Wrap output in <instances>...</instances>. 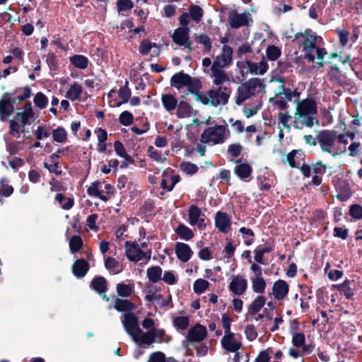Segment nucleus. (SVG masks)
<instances>
[{
	"instance_id": "41",
	"label": "nucleus",
	"mask_w": 362,
	"mask_h": 362,
	"mask_svg": "<svg viewBox=\"0 0 362 362\" xmlns=\"http://www.w3.org/2000/svg\"><path fill=\"white\" fill-rule=\"evenodd\" d=\"M148 362H177L174 358H166L164 353L161 351H156L152 353L148 358Z\"/></svg>"
},
{
	"instance_id": "58",
	"label": "nucleus",
	"mask_w": 362,
	"mask_h": 362,
	"mask_svg": "<svg viewBox=\"0 0 362 362\" xmlns=\"http://www.w3.org/2000/svg\"><path fill=\"white\" fill-rule=\"evenodd\" d=\"M270 103H272L279 110H286L288 107V103L282 97L281 94L276 95L275 98L270 99Z\"/></svg>"
},
{
	"instance_id": "36",
	"label": "nucleus",
	"mask_w": 362,
	"mask_h": 362,
	"mask_svg": "<svg viewBox=\"0 0 362 362\" xmlns=\"http://www.w3.org/2000/svg\"><path fill=\"white\" fill-rule=\"evenodd\" d=\"M280 129L290 130L291 122H293L291 115L288 112H280L277 116Z\"/></svg>"
},
{
	"instance_id": "48",
	"label": "nucleus",
	"mask_w": 362,
	"mask_h": 362,
	"mask_svg": "<svg viewBox=\"0 0 362 362\" xmlns=\"http://www.w3.org/2000/svg\"><path fill=\"white\" fill-rule=\"evenodd\" d=\"M173 325L177 329L185 330L189 325V319L187 316H178L173 320Z\"/></svg>"
},
{
	"instance_id": "63",
	"label": "nucleus",
	"mask_w": 362,
	"mask_h": 362,
	"mask_svg": "<svg viewBox=\"0 0 362 362\" xmlns=\"http://www.w3.org/2000/svg\"><path fill=\"white\" fill-rule=\"evenodd\" d=\"M243 148L240 144H233L228 146V153L232 157H238L242 153Z\"/></svg>"
},
{
	"instance_id": "12",
	"label": "nucleus",
	"mask_w": 362,
	"mask_h": 362,
	"mask_svg": "<svg viewBox=\"0 0 362 362\" xmlns=\"http://www.w3.org/2000/svg\"><path fill=\"white\" fill-rule=\"evenodd\" d=\"M327 54L325 48L321 45H315L304 54V59L308 62L315 64V67L320 69L325 66L324 57Z\"/></svg>"
},
{
	"instance_id": "31",
	"label": "nucleus",
	"mask_w": 362,
	"mask_h": 362,
	"mask_svg": "<svg viewBox=\"0 0 362 362\" xmlns=\"http://www.w3.org/2000/svg\"><path fill=\"white\" fill-rule=\"evenodd\" d=\"M105 267L111 274H117L122 271L120 263L113 257H107L105 260Z\"/></svg>"
},
{
	"instance_id": "16",
	"label": "nucleus",
	"mask_w": 362,
	"mask_h": 362,
	"mask_svg": "<svg viewBox=\"0 0 362 362\" xmlns=\"http://www.w3.org/2000/svg\"><path fill=\"white\" fill-rule=\"evenodd\" d=\"M251 21V15L249 13H238L233 11L229 14V22L233 28H238L247 25Z\"/></svg>"
},
{
	"instance_id": "20",
	"label": "nucleus",
	"mask_w": 362,
	"mask_h": 362,
	"mask_svg": "<svg viewBox=\"0 0 362 362\" xmlns=\"http://www.w3.org/2000/svg\"><path fill=\"white\" fill-rule=\"evenodd\" d=\"M189 215V223L191 226H197L199 228H202L205 226L204 216L201 209L195 206H190L188 210Z\"/></svg>"
},
{
	"instance_id": "28",
	"label": "nucleus",
	"mask_w": 362,
	"mask_h": 362,
	"mask_svg": "<svg viewBox=\"0 0 362 362\" xmlns=\"http://www.w3.org/2000/svg\"><path fill=\"white\" fill-rule=\"evenodd\" d=\"M235 163L238 165L234 169L235 174L241 180L249 177L252 171L251 166L247 163H240V160H236Z\"/></svg>"
},
{
	"instance_id": "13",
	"label": "nucleus",
	"mask_w": 362,
	"mask_h": 362,
	"mask_svg": "<svg viewBox=\"0 0 362 362\" xmlns=\"http://www.w3.org/2000/svg\"><path fill=\"white\" fill-rule=\"evenodd\" d=\"M247 280L243 274H237L232 276L228 285L229 291L235 295L241 296L247 289Z\"/></svg>"
},
{
	"instance_id": "44",
	"label": "nucleus",
	"mask_w": 362,
	"mask_h": 362,
	"mask_svg": "<svg viewBox=\"0 0 362 362\" xmlns=\"http://www.w3.org/2000/svg\"><path fill=\"white\" fill-rule=\"evenodd\" d=\"M52 137L56 142L63 144L67 139V132L63 127H58L52 131Z\"/></svg>"
},
{
	"instance_id": "59",
	"label": "nucleus",
	"mask_w": 362,
	"mask_h": 362,
	"mask_svg": "<svg viewBox=\"0 0 362 362\" xmlns=\"http://www.w3.org/2000/svg\"><path fill=\"white\" fill-rule=\"evenodd\" d=\"M13 192V187L6 183L4 179H1L0 181V194L7 197L11 196Z\"/></svg>"
},
{
	"instance_id": "39",
	"label": "nucleus",
	"mask_w": 362,
	"mask_h": 362,
	"mask_svg": "<svg viewBox=\"0 0 362 362\" xmlns=\"http://www.w3.org/2000/svg\"><path fill=\"white\" fill-rule=\"evenodd\" d=\"M92 288L99 294H102L106 291L107 282L103 277H96L93 279L91 283Z\"/></svg>"
},
{
	"instance_id": "60",
	"label": "nucleus",
	"mask_w": 362,
	"mask_h": 362,
	"mask_svg": "<svg viewBox=\"0 0 362 362\" xmlns=\"http://www.w3.org/2000/svg\"><path fill=\"white\" fill-rule=\"evenodd\" d=\"M196 41L202 44L206 51H210L211 49V42L209 37L205 34H202L196 37Z\"/></svg>"
},
{
	"instance_id": "35",
	"label": "nucleus",
	"mask_w": 362,
	"mask_h": 362,
	"mask_svg": "<svg viewBox=\"0 0 362 362\" xmlns=\"http://www.w3.org/2000/svg\"><path fill=\"white\" fill-rule=\"evenodd\" d=\"M82 93V87L78 83L72 84L66 93L65 97L72 101L78 99Z\"/></svg>"
},
{
	"instance_id": "24",
	"label": "nucleus",
	"mask_w": 362,
	"mask_h": 362,
	"mask_svg": "<svg viewBox=\"0 0 362 362\" xmlns=\"http://www.w3.org/2000/svg\"><path fill=\"white\" fill-rule=\"evenodd\" d=\"M175 250L177 257L182 262H188L193 255V252L190 247L187 244L183 243H177L175 247Z\"/></svg>"
},
{
	"instance_id": "14",
	"label": "nucleus",
	"mask_w": 362,
	"mask_h": 362,
	"mask_svg": "<svg viewBox=\"0 0 362 362\" xmlns=\"http://www.w3.org/2000/svg\"><path fill=\"white\" fill-rule=\"evenodd\" d=\"M233 49L228 45H223L221 49V53L218 55L212 65L218 66L220 67H228L232 64L233 62Z\"/></svg>"
},
{
	"instance_id": "49",
	"label": "nucleus",
	"mask_w": 362,
	"mask_h": 362,
	"mask_svg": "<svg viewBox=\"0 0 362 362\" xmlns=\"http://www.w3.org/2000/svg\"><path fill=\"white\" fill-rule=\"evenodd\" d=\"M180 170L188 175H194L199 170L197 165L190 162H182L180 165Z\"/></svg>"
},
{
	"instance_id": "56",
	"label": "nucleus",
	"mask_w": 362,
	"mask_h": 362,
	"mask_svg": "<svg viewBox=\"0 0 362 362\" xmlns=\"http://www.w3.org/2000/svg\"><path fill=\"white\" fill-rule=\"evenodd\" d=\"M266 54L269 60L275 61L280 57L281 50L278 47L272 45L267 47Z\"/></svg>"
},
{
	"instance_id": "47",
	"label": "nucleus",
	"mask_w": 362,
	"mask_h": 362,
	"mask_svg": "<svg viewBox=\"0 0 362 362\" xmlns=\"http://www.w3.org/2000/svg\"><path fill=\"white\" fill-rule=\"evenodd\" d=\"M56 201L59 202L61 205V207L63 209L69 210L74 205V200L71 198H66L62 194L59 193L56 195L55 197Z\"/></svg>"
},
{
	"instance_id": "30",
	"label": "nucleus",
	"mask_w": 362,
	"mask_h": 362,
	"mask_svg": "<svg viewBox=\"0 0 362 362\" xmlns=\"http://www.w3.org/2000/svg\"><path fill=\"white\" fill-rule=\"evenodd\" d=\"M161 102L168 112L175 110L177 105V100L171 94H163L161 97Z\"/></svg>"
},
{
	"instance_id": "1",
	"label": "nucleus",
	"mask_w": 362,
	"mask_h": 362,
	"mask_svg": "<svg viewBox=\"0 0 362 362\" xmlns=\"http://www.w3.org/2000/svg\"><path fill=\"white\" fill-rule=\"evenodd\" d=\"M122 324L125 332L139 346H150L153 343H168L171 340L163 329L156 327L144 332L139 327L138 317L133 313H124Z\"/></svg>"
},
{
	"instance_id": "51",
	"label": "nucleus",
	"mask_w": 362,
	"mask_h": 362,
	"mask_svg": "<svg viewBox=\"0 0 362 362\" xmlns=\"http://www.w3.org/2000/svg\"><path fill=\"white\" fill-rule=\"evenodd\" d=\"M117 292L122 297H129L133 292V286L125 284H119L117 286Z\"/></svg>"
},
{
	"instance_id": "5",
	"label": "nucleus",
	"mask_w": 362,
	"mask_h": 362,
	"mask_svg": "<svg viewBox=\"0 0 362 362\" xmlns=\"http://www.w3.org/2000/svg\"><path fill=\"white\" fill-rule=\"evenodd\" d=\"M170 86L178 90L186 88V95L189 93L197 95L201 83L197 78H192L189 75L182 71L174 74L170 78Z\"/></svg>"
},
{
	"instance_id": "34",
	"label": "nucleus",
	"mask_w": 362,
	"mask_h": 362,
	"mask_svg": "<svg viewBox=\"0 0 362 362\" xmlns=\"http://www.w3.org/2000/svg\"><path fill=\"white\" fill-rule=\"evenodd\" d=\"M303 153L300 151L293 150L287 155V160L292 168H298L303 160Z\"/></svg>"
},
{
	"instance_id": "4",
	"label": "nucleus",
	"mask_w": 362,
	"mask_h": 362,
	"mask_svg": "<svg viewBox=\"0 0 362 362\" xmlns=\"http://www.w3.org/2000/svg\"><path fill=\"white\" fill-rule=\"evenodd\" d=\"M264 88L263 80L258 78L249 79L238 87L236 104L241 105L246 100L263 91Z\"/></svg>"
},
{
	"instance_id": "64",
	"label": "nucleus",
	"mask_w": 362,
	"mask_h": 362,
	"mask_svg": "<svg viewBox=\"0 0 362 362\" xmlns=\"http://www.w3.org/2000/svg\"><path fill=\"white\" fill-rule=\"evenodd\" d=\"M350 215L355 219L362 218V206L358 204H354L349 209Z\"/></svg>"
},
{
	"instance_id": "10",
	"label": "nucleus",
	"mask_w": 362,
	"mask_h": 362,
	"mask_svg": "<svg viewBox=\"0 0 362 362\" xmlns=\"http://www.w3.org/2000/svg\"><path fill=\"white\" fill-rule=\"evenodd\" d=\"M125 247L127 257L131 261L139 262L144 259L148 262L151 259V250L150 248L143 250L139 244L136 243L130 244L128 242L126 243Z\"/></svg>"
},
{
	"instance_id": "52",
	"label": "nucleus",
	"mask_w": 362,
	"mask_h": 362,
	"mask_svg": "<svg viewBox=\"0 0 362 362\" xmlns=\"http://www.w3.org/2000/svg\"><path fill=\"white\" fill-rule=\"evenodd\" d=\"M189 16L196 23H199L203 17V10L198 6H192L189 8Z\"/></svg>"
},
{
	"instance_id": "17",
	"label": "nucleus",
	"mask_w": 362,
	"mask_h": 362,
	"mask_svg": "<svg viewBox=\"0 0 362 362\" xmlns=\"http://www.w3.org/2000/svg\"><path fill=\"white\" fill-rule=\"evenodd\" d=\"M189 29L188 27L178 28L175 30L173 35V41L176 44L180 46H185V47L190 49L191 46L190 44L188 42V40L189 37Z\"/></svg>"
},
{
	"instance_id": "21",
	"label": "nucleus",
	"mask_w": 362,
	"mask_h": 362,
	"mask_svg": "<svg viewBox=\"0 0 362 362\" xmlns=\"http://www.w3.org/2000/svg\"><path fill=\"white\" fill-rule=\"evenodd\" d=\"M87 194L90 197H97L104 202H107L109 199V196L105 194L103 184L100 181L92 182L87 189Z\"/></svg>"
},
{
	"instance_id": "55",
	"label": "nucleus",
	"mask_w": 362,
	"mask_h": 362,
	"mask_svg": "<svg viewBox=\"0 0 362 362\" xmlns=\"http://www.w3.org/2000/svg\"><path fill=\"white\" fill-rule=\"evenodd\" d=\"M148 153L150 158L157 162L163 163L165 160V157L163 156L161 152L155 149L153 146L148 148Z\"/></svg>"
},
{
	"instance_id": "54",
	"label": "nucleus",
	"mask_w": 362,
	"mask_h": 362,
	"mask_svg": "<svg viewBox=\"0 0 362 362\" xmlns=\"http://www.w3.org/2000/svg\"><path fill=\"white\" fill-rule=\"evenodd\" d=\"M20 120H17L16 117L10 122V134L16 137H19V132L21 129L24 127L25 125H23L22 122L21 124L18 123Z\"/></svg>"
},
{
	"instance_id": "23",
	"label": "nucleus",
	"mask_w": 362,
	"mask_h": 362,
	"mask_svg": "<svg viewBox=\"0 0 362 362\" xmlns=\"http://www.w3.org/2000/svg\"><path fill=\"white\" fill-rule=\"evenodd\" d=\"M160 45L147 40H143L139 46V52L142 55L151 54L153 57H156L160 54Z\"/></svg>"
},
{
	"instance_id": "11",
	"label": "nucleus",
	"mask_w": 362,
	"mask_h": 362,
	"mask_svg": "<svg viewBox=\"0 0 362 362\" xmlns=\"http://www.w3.org/2000/svg\"><path fill=\"white\" fill-rule=\"evenodd\" d=\"M250 269L253 275L250 277L251 286L254 293L262 294L264 293L267 283L262 276V268L256 263H252Z\"/></svg>"
},
{
	"instance_id": "32",
	"label": "nucleus",
	"mask_w": 362,
	"mask_h": 362,
	"mask_svg": "<svg viewBox=\"0 0 362 362\" xmlns=\"http://www.w3.org/2000/svg\"><path fill=\"white\" fill-rule=\"evenodd\" d=\"M177 117L187 118L192 115V107L185 101H181L177 105Z\"/></svg>"
},
{
	"instance_id": "53",
	"label": "nucleus",
	"mask_w": 362,
	"mask_h": 362,
	"mask_svg": "<svg viewBox=\"0 0 362 362\" xmlns=\"http://www.w3.org/2000/svg\"><path fill=\"white\" fill-rule=\"evenodd\" d=\"M350 281H345L337 286L339 291L343 293L348 299L351 298L354 296V292L350 287Z\"/></svg>"
},
{
	"instance_id": "3",
	"label": "nucleus",
	"mask_w": 362,
	"mask_h": 362,
	"mask_svg": "<svg viewBox=\"0 0 362 362\" xmlns=\"http://www.w3.org/2000/svg\"><path fill=\"white\" fill-rule=\"evenodd\" d=\"M230 93L229 88L221 86L217 89L210 90L206 93H198L197 100L204 105L218 107L228 103Z\"/></svg>"
},
{
	"instance_id": "33",
	"label": "nucleus",
	"mask_w": 362,
	"mask_h": 362,
	"mask_svg": "<svg viewBox=\"0 0 362 362\" xmlns=\"http://www.w3.org/2000/svg\"><path fill=\"white\" fill-rule=\"evenodd\" d=\"M114 308L119 312L130 313L132 310L135 308V305L128 300L117 298L115 301Z\"/></svg>"
},
{
	"instance_id": "25",
	"label": "nucleus",
	"mask_w": 362,
	"mask_h": 362,
	"mask_svg": "<svg viewBox=\"0 0 362 362\" xmlns=\"http://www.w3.org/2000/svg\"><path fill=\"white\" fill-rule=\"evenodd\" d=\"M245 64L249 72L252 74L263 75L268 69V64L264 59L261 60L259 62H253L247 60Z\"/></svg>"
},
{
	"instance_id": "7",
	"label": "nucleus",
	"mask_w": 362,
	"mask_h": 362,
	"mask_svg": "<svg viewBox=\"0 0 362 362\" xmlns=\"http://www.w3.org/2000/svg\"><path fill=\"white\" fill-rule=\"evenodd\" d=\"M337 133L334 130L325 129L320 132L317 136V144L322 152L328 153L333 156L339 154L337 146Z\"/></svg>"
},
{
	"instance_id": "15",
	"label": "nucleus",
	"mask_w": 362,
	"mask_h": 362,
	"mask_svg": "<svg viewBox=\"0 0 362 362\" xmlns=\"http://www.w3.org/2000/svg\"><path fill=\"white\" fill-rule=\"evenodd\" d=\"M221 342L223 348L230 352L238 351L242 346L238 336L234 333L224 334Z\"/></svg>"
},
{
	"instance_id": "38",
	"label": "nucleus",
	"mask_w": 362,
	"mask_h": 362,
	"mask_svg": "<svg viewBox=\"0 0 362 362\" xmlns=\"http://www.w3.org/2000/svg\"><path fill=\"white\" fill-rule=\"evenodd\" d=\"M146 273L149 281L152 283H156L161 279L162 269L159 266L149 267Z\"/></svg>"
},
{
	"instance_id": "42",
	"label": "nucleus",
	"mask_w": 362,
	"mask_h": 362,
	"mask_svg": "<svg viewBox=\"0 0 362 362\" xmlns=\"http://www.w3.org/2000/svg\"><path fill=\"white\" fill-rule=\"evenodd\" d=\"M266 303V298L263 296H258L250 305V310L252 315L260 311Z\"/></svg>"
},
{
	"instance_id": "19",
	"label": "nucleus",
	"mask_w": 362,
	"mask_h": 362,
	"mask_svg": "<svg viewBox=\"0 0 362 362\" xmlns=\"http://www.w3.org/2000/svg\"><path fill=\"white\" fill-rule=\"evenodd\" d=\"M215 225L219 231L227 233L231 228L230 216L224 212L218 211L215 216Z\"/></svg>"
},
{
	"instance_id": "40",
	"label": "nucleus",
	"mask_w": 362,
	"mask_h": 362,
	"mask_svg": "<svg viewBox=\"0 0 362 362\" xmlns=\"http://www.w3.org/2000/svg\"><path fill=\"white\" fill-rule=\"evenodd\" d=\"M71 63L76 68L85 69L88 66V59L83 55H74L70 58Z\"/></svg>"
},
{
	"instance_id": "46",
	"label": "nucleus",
	"mask_w": 362,
	"mask_h": 362,
	"mask_svg": "<svg viewBox=\"0 0 362 362\" xmlns=\"http://www.w3.org/2000/svg\"><path fill=\"white\" fill-rule=\"evenodd\" d=\"M83 246L82 238L79 235H74L69 240V248L72 254L79 251Z\"/></svg>"
},
{
	"instance_id": "26",
	"label": "nucleus",
	"mask_w": 362,
	"mask_h": 362,
	"mask_svg": "<svg viewBox=\"0 0 362 362\" xmlns=\"http://www.w3.org/2000/svg\"><path fill=\"white\" fill-rule=\"evenodd\" d=\"M89 270V264L83 259H77L72 265V272L77 278L83 277Z\"/></svg>"
},
{
	"instance_id": "9",
	"label": "nucleus",
	"mask_w": 362,
	"mask_h": 362,
	"mask_svg": "<svg viewBox=\"0 0 362 362\" xmlns=\"http://www.w3.org/2000/svg\"><path fill=\"white\" fill-rule=\"evenodd\" d=\"M207 336L206 328L197 323L194 326L189 329L185 340L182 341L183 348L188 351L189 350V344L202 343Z\"/></svg>"
},
{
	"instance_id": "8",
	"label": "nucleus",
	"mask_w": 362,
	"mask_h": 362,
	"mask_svg": "<svg viewBox=\"0 0 362 362\" xmlns=\"http://www.w3.org/2000/svg\"><path fill=\"white\" fill-rule=\"evenodd\" d=\"M225 125L208 127L202 132L200 141L202 144L211 146L223 144L227 139Z\"/></svg>"
},
{
	"instance_id": "61",
	"label": "nucleus",
	"mask_w": 362,
	"mask_h": 362,
	"mask_svg": "<svg viewBox=\"0 0 362 362\" xmlns=\"http://www.w3.org/2000/svg\"><path fill=\"white\" fill-rule=\"evenodd\" d=\"M133 7V2L131 0H117V8L119 13L129 11Z\"/></svg>"
},
{
	"instance_id": "2",
	"label": "nucleus",
	"mask_w": 362,
	"mask_h": 362,
	"mask_svg": "<svg viewBox=\"0 0 362 362\" xmlns=\"http://www.w3.org/2000/svg\"><path fill=\"white\" fill-rule=\"evenodd\" d=\"M317 103L314 99L308 98L299 101L293 116L294 127L299 129L312 127L317 123Z\"/></svg>"
},
{
	"instance_id": "57",
	"label": "nucleus",
	"mask_w": 362,
	"mask_h": 362,
	"mask_svg": "<svg viewBox=\"0 0 362 362\" xmlns=\"http://www.w3.org/2000/svg\"><path fill=\"white\" fill-rule=\"evenodd\" d=\"M327 76L329 81L338 83L341 76L339 69L337 66H332L328 71Z\"/></svg>"
},
{
	"instance_id": "18",
	"label": "nucleus",
	"mask_w": 362,
	"mask_h": 362,
	"mask_svg": "<svg viewBox=\"0 0 362 362\" xmlns=\"http://www.w3.org/2000/svg\"><path fill=\"white\" fill-rule=\"evenodd\" d=\"M288 291V284L285 281L279 279L274 283L271 295L276 300H282L287 296Z\"/></svg>"
},
{
	"instance_id": "6",
	"label": "nucleus",
	"mask_w": 362,
	"mask_h": 362,
	"mask_svg": "<svg viewBox=\"0 0 362 362\" xmlns=\"http://www.w3.org/2000/svg\"><path fill=\"white\" fill-rule=\"evenodd\" d=\"M292 41H297L299 48L304 54L315 45H322L323 40L310 29L295 34Z\"/></svg>"
},
{
	"instance_id": "22",
	"label": "nucleus",
	"mask_w": 362,
	"mask_h": 362,
	"mask_svg": "<svg viewBox=\"0 0 362 362\" xmlns=\"http://www.w3.org/2000/svg\"><path fill=\"white\" fill-rule=\"evenodd\" d=\"M211 76L213 78L214 84L216 86H221L227 81H230L229 76L223 70V67L211 65Z\"/></svg>"
},
{
	"instance_id": "27",
	"label": "nucleus",
	"mask_w": 362,
	"mask_h": 362,
	"mask_svg": "<svg viewBox=\"0 0 362 362\" xmlns=\"http://www.w3.org/2000/svg\"><path fill=\"white\" fill-rule=\"evenodd\" d=\"M14 110L13 103L10 98L4 95L0 101V117L3 120L8 117Z\"/></svg>"
},
{
	"instance_id": "45",
	"label": "nucleus",
	"mask_w": 362,
	"mask_h": 362,
	"mask_svg": "<svg viewBox=\"0 0 362 362\" xmlns=\"http://www.w3.org/2000/svg\"><path fill=\"white\" fill-rule=\"evenodd\" d=\"M51 134L50 128L47 125H39L34 131V135L37 140L48 138Z\"/></svg>"
},
{
	"instance_id": "62",
	"label": "nucleus",
	"mask_w": 362,
	"mask_h": 362,
	"mask_svg": "<svg viewBox=\"0 0 362 362\" xmlns=\"http://www.w3.org/2000/svg\"><path fill=\"white\" fill-rule=\"evenodd\" d=\"M98 216L95 214H90L86 218V226L93 231L97 232L99 227L96 224Z\"/></svg>"
},
{
	"instance_id": "43",
	"label": "nucleus",
	"mask_w": 362,
	"mask_h": 362,
	"mask_svg": "<svg viewBox=\"0 0 362 362\" xmlns=\"http://www.w3.org/2000/svg\"><path fill=\"white\" fill-rule=\"evenodd\" d=\"M210 284L208 281L203 279H198L196 280L193 285L194 292L198 295L203 293L208 289Z\"/></svg>"
},
{
	"instance_id": "29",
	"label": "nucleus",
	"mask_w": 362,
	"mask_h": 362,
	"mask_svg": "<svg viewBox=\"0 0 362 362\" xmlns=\"http://www.w3.org/2000/svg\"><path fill=\"white\" fill-rule=\"evenodd\" d=\"M33 117L34 113L30 103H25L23 111L18 113L16 116V119L22 122L23 125H25L28 123L29 120L33 119Z\"/></svg>"
},
{
	"instance_id": "37",
	"label": "nucleus",
	"mask_w": 362,
	"mask_h": 362,
	"mask_svg": "<svg viewBox=\"0 0 362 362\" xmlns=\"http://www.w3.org/2000/svg\"><path fill=\"white\" fill-rule=\"evenodd\" d=\"M175 233L181 239L185 240H189L194 236L192 230L184 224H180L175 229Z\"/></svg>"
},
{
	"instance_id": "50",
	"label": "nucleus",
	"mask_w": 362,
	"mask_h": 362,
	"mask_svg": "<svg viewBox=\"0 0 362 362\" xmlns=\"http://www.w3.org/2000/svg\"><path fill=\"white\" fill-rule=\"evenodd\" d=\"M33 102L40 109L45 108L48 104V99L47 96L41 92L37 93L33 99Z\"/></svg>"
}]
</instances>
